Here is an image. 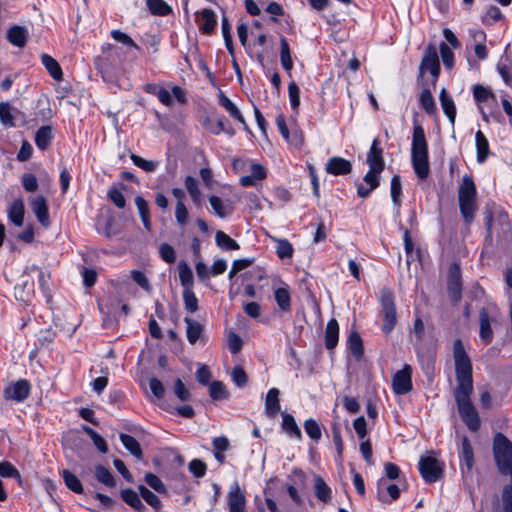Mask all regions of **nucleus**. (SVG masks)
<instances>
[{
	"label": "nucleus",
	"instance_id": "nucleus-62",
	"mask_svg": "<svg viewBox=\"0 0 512 512\" xmlns=\"http://www.w3.org/2000/svg\"><path fill=\"white\" fill-rule=\"evenodd\" d=\"M234 383L238 387H244L247 383V375L241 366H235L231 373Z\"/></svg>",
	"mask_w": 512,
	"mask_h": 512
},
{
	"label": "nucleus",
	"instance_id": "nucleus-56",
	"mask_svg": "<svg viewBox=\"0 0 512 512\" xmlns=\"http://www.w3.org/2000/svg\"><path fill=\"white\" fill-rule=\"evenodd\" d=\"M210 397L214 400H220L227 397L225 386L220 381H213L209 386Z\"/></svg>",
	"mask_w": 512,
	"mask_h": 512
},
{
	"label": "nucleus",
	"instance_id": "nucleus-64",
	"mask_svg": "<svg viewBox=\"0 0 512 512\" xmlns=\"http://www.w3.org/2000/svg\"><path fill=\"white\" fill-rule=\"evenodd\" d=\"M149 388L157 399H162L164 397L165 389L162 382L159 379L155 377L150 378Z\"/></svg>",
	"mask_w": 512,
	"mask_h": 512
},
{
	"label": "nucleus",
	"instance_id": "nucleus-43",
	"mask_svg": "<svg viewBox=\"0 0 512 512\" xmlns=\"http://www.w3.org/2000/svg\"><path fill=\"white\" fill-rule=\"evenodd\" d=\"M146 4L153 15L166 16L171 12L170 6L163 0H146Z\"/></svg>",
	"mask_w": 512,
	"mask_h": 512
},
{
	"label": "nucleus",
	"instance_id": "nucleus-51",
	"mask_svg": "<svg viewBox=\"0 0 512 512\" xmlns=\"http://www.w3.org/2000/svg\"><path fill=\"white\" fill-rule=\"evenodd\" d=\"M276 253L280 259L291 258L293 256V246L286 239H276Z\"/></svg>",
	"mask_w": 512,
	"mask_h": 512
},
{
	"label": "nucleus",
	"instance_id": "nucleus-61",
	"mask_svg": "<svg viewBox=\"0 0 512 512\" xmlns=\"http://www.w3.org/2000/svg\"><path fill=\"white\" fill-rule=\"evenodd\" d=\"M189 471L197 478H201L205 475L206 473V464L199 460V459H194L192 460L190 463H189Z\"/></svg>",
	"mask_w": 512,
	"mask_h": 512
},
{
	"label": "nucleus",
	"instance_id": "nucleus-48",
	"mask_svg": "<svg viewBox=\"0 0 512 512\" xmlns=\"http://www.w3.org/2000/svg\"><path fill=\"white\" fill-rule=\"evenodd\" d=\"M13 107L9 102L0 103V121L5 127H14V116L12 115Z\"/></svg>",
	"mask_w": 512,
	"mask_h": 512
},
{
	"label": "nucleus",
	"instance_id": "nucleus-50",
	"mask_svg": "<svg viewBox=\"0 0 512 512\" xmlns=\"http://www.w3.org/2000/svg\"><path fill=\"white\" fill-rule=\"evenodd\" d=\"M391 198L393 204L399 209L401 205L400 197L402 195V185L399 175H394L391 179Z\"/></svg>",
	"mask_w": 512,
	"mask_h": 512
},
{
	"label": "nucleus",
	"instance_id": "nucleus-53",
	"mask_svg": "<svg viewBox=\"0 0 512 512\" xmlns=\"http://www.w3.org/2000/svg\"><path fill=\"white\" fill-rule=\"evenodd\" d=\"M473 97L476 102L482 103L488 101L490 98H495L493 92L482 85H475L473 87Z\"/></svg>",
	"mask_w": 512,
	"mask_h": 512
},
{
	"label": "nucleus",
	"instance_id": "nucleus-21",
	"mask_svg": "<svg viewBox=\"0 0 512 512\" xmlns=\"http://www.w3.org/2000/svg\"><path fill=\"white\" fill-rule=\"evenodd\" d=\"M439 100L443 112L448 117L451 125L454 126L456 118V107L453 99L448 95L447 90L445 88H442V90L440 91Z\"/></svg>",
	"mask_w": 512,
	"mask_h": 512
},
{
	"label": "nucleus",
	"instance_id": "nucleus-45",
	"mask_svg": "<svg viewBox=\"0 0 512 512\" xmlns=\"http://www.w3.org/2000/svg\"><path fill=\"white\" fill-rule=\"evenodd\" d=\"M138 490L140 492L141 497L146 501V503L152 506L158 512L159 509L162 507V502L160 498L153 492H151L144 485H140L138 487Z\"/></svg>",
	"mask_w": 512,
	"mask_h": 512
},
{
	"label": "nucleus",
	"instance_id": "nucleus-16",
	"mask_svg": "<svg viewBox=\"0 0 512 512\" xmlns=\"http://www.w3.org/2000/svg\"><path fill=\"white\" fill-rule=\"evenodd\" d=\"M203 126L214 135H219L222 132L230 136L235 134L234 129L226 125L224 116L218 117L217 119L207 117L203 122Z\"/></svg>",
	"mask_w": 512,
	"mask_h": 512
},
{
	"label": "nucleus",
	"instance_id": "nucleus-42",
	"mask_svg": "<svg viewBox=\"0 0 512 512\" xmlns=\"http://www.w3.org/2000/svg\"><path fill=\"white\" fill-rule=\"evenodd\" d=\"M95 477L100 483L108 487L112 488L116 486V481L113 475L107 468L102 465H97L95 467Z\"/></svg>",
	"mask_w": 512,
	"mask_h": 512
},
{
	"label": "nucleus",
	"instance_id": "nucleus-3",
	"mask_svg": "<svg viewBox=\"0 0 512 512\" xmlns=\"http://www.w3.org/2000/svg\"><path fill=\"white\" fill-rule=\"evenodd\" d=\"M411 161L416 175L422 180L426 179L430 172L428 144L421 125H415L413 128Z\"/></svg>",
	"mask_w": 512,
	"mask_h": 512
},
{
	"label": "nucleus",
	"instance_id": "nucleus-30",
	"mask_svg": "<svg viewBox=\"0 0 512 512\" xmlns=\"http://www.w3.org/2000/svg\"><path fill=\"white\" fill-rule=\"evenodd\" d=\"M122 500L135 509L138 512H143L146 510L145 505L142 503L138 494L132 489H124L121 491Z\"/></svg>",
	"mask_w": 512,
	"mask_h": 512
},
{
	"label": "nucleus",
	"instance_id": "nucleus-26",
	"mask_svg": "<svg viewBox=\"0 0 512 512\" xmlns=\"http://www.w3.org/2000/svg\"><path fill=\"white\" fill-rule=\"evenodd\" d=\"M7 39L12 45L22 48L27 42V31L24 27L13 26L8 30Z\"/></svg>",
	"mask_w": 512,
	"mask_h": 512
},
{
	"label": "nucleus",
	"instance_id": "nucleus-41",
	"mask_svg": "<svg viewBox=\"0 0 512 512\" xmlns=\"http://www.w3.org/2000/svg\"><path fill=\"white\" fill-rule=\"evenodd\" d=\"M215 241H216V244L221 249L228 250V251L238 250L240 247L239 244L234 239H232L229 235H227L223 231L216 232Z\"/></svg>",
	"mask_w": 512,
	"mask_h": 512
},
{
	"label": "nucleus",
	"instance_id": "nucleus-28",
	"mask_svg": "<svg viewBox=\"0 0 512 512\" xmlns=\"http://www.w3.org/2000/svg\"><path fill=\"white\" fill-rule=\"evenodd\" d=\"M282 429L291 437L301 440L302 433L298 427L294 417L291 414L283 413L282 415Z\"/></svg>",
	"mask_w": 512,
	"mask_h": 512
},
{
	"label": "nucleus",
	"instance_id": "nucleus-17",
	"mask_svg": "<svg viewBox=\"0 0 512 512\" xmlns=\"http://www.w3.org/2000/svg\"><path fill=\"white\" fill-rule=\"evenodd\" d=\"M377 492L379 500L383 502H392L398 499L400 490L395 484H387L385 479H380L377 482Z\"/></svg>",
	"mask_w": 512,
	"mask_h": 512
},
{
	"label": "nucleus",
	"instance_id": "nucleus-10",
	"mask_svg": "<svg viewBox=\"0 0 512 512\" xmlns=\"http://www.w3.org/2000/svg\"><path fill=\"white\" fill-rule=\"evenodd\" d=\"M448 291L451 299L458 302L461 299V272L458 264L453 263L449 268Z\"/></svg>",
	"mask_w": 512,
	"mask_h": 512
},
{
	"label": "nucleus",
	"instance_id": "nucleus-36",
	"mask_svg": "<svg viewBox=\"0 0 512 512\" xmlns=\"http://www.w3.org/2000/svg\"><path fill=\"white\" fill-rule=\"evenodd\" d=\"M275 300L277 305L282 311H289L291 308V294L289 291V287L285 285L284 287L277 288L274 292Z\"/></svg>",
	"mask_w": 512,
	"mask_h": 512
},
{
	"label": "nucleus",
	"instance_id": "nucleus-5",
	"mask_svg": "<svg viewBox=\"0 0 512 512\" xmlns=\"http://www.w3.org/2000/svg\"><path fill=\"white\" fill-rule=\"evenodd\" d=\"M381 314L383 316L382 331L389 334L397 323V312L394 294L391 289L384 287L380 291Z\"/></svg>",
	"mask_w": 512,
	"mask_h": 512
},
{
	"label": "nucleus",
	"instance_id": "nucleus-12",
	"mask_svg": "<svg viewBox=\"0 0 512 512\" xmlns=\"http://www.w3.org/2000/svg\"><path fill=\"white\" fill-rule=\"evenodd\" d=\"M184 322L186 324V337L188 342L191 345L196 344L198 341L205 342V336H204V326L189 317L184 318Z\"/></svg>",
	"mask_w": 512,
	"mask_h": 512
},
{
	"label": "nucleus",
	"instance_id": "nucleus-27",
	"mask_svg": "<svg viewBox=\"0 0 512 512\" xmlns=\"http://www.w3.org/2000/svg\"><path fill=\"white\" fill-rule=\"evenodd\" d=\"M24 204L23 201L15 200L8 209V218L16 226H22L24 221Z\"/></svg>",
	"mask_w": 512,
	"mask_h": 512
},
{
	"label": "nucleus",
	"instance_id": "nucleus-6",
	"mask_svg": "<svg viewBox=\"0 0 512 512\" xmlns=\"http://www.w3.org/2000/svg\"><path fill=\"white\" fill-rule=\"evenodd\" d=\"M418 466L422 478L427 483H434L442 476V463L434 457H421Z\"/></svg>",
	"mask_w": 512,
	"mask_h": 512
},
{
	"label": "nucleus",
	"instance_id": "nucleus-58",
	"mask_svg": "<svg viewBox=\"0 0 512 512\" xmlns=\"http://www.w3.org/2000/svg\"><path fill=\"white\" fill-rule=\"evenodd\" d=\"M288 94L291 108L297 112L300 105V90L295 82H290L288 85Z\"/></svg>",
	"mask_w": 512,
	"mask_h": 512
},
{
	"label": "nucleus",
	"instance_id": "nucleus-31",
	"mask_svg": "<svg viewBox=\"0 0 512 512\" xmlns=\"http://www.w3.org/2000/svg\"><path fill=\"white\" fill-rule=\"evenodd\" d=\"M135 205L138 209L143 226L147 231L151 230L150 211L147 201L142 196H136L134 199Z\"/></svg>",
	"mask_w": 512,
	"mask_h": 512
},
{
	"label": "nucleus",
	"instance_id": "nucleus-52",
	"mask_svg": "<svg viewBox=\"0 0 512 512\" xmlns=\"http://www.w3.org/2000/svg\"><path fill=\"white\" fill-rule=\"evenodd\" d=\"M183 301L187 311L194 313L198 310V299L195 293L190 288H185L183 291Z\"/></svg>",
	"mask_w": 512,
	"mask_h": 512
},
{
	"label": "nucleus",
	"instance_id": "nucleus-24",
	"mask_svg": "<svg viewBox=\"0 0 512 512\" xmlns=\"http://www.w3.org/2000/svg\"><path fill=\"white\" fill-rule=\"evenodd\" d=\"M279 394L277 388H271L266 395L265 411L269 417L276 416L280 411Z\"/></svg>",
	"mask_w": 512,
	"mask_h": 512
},
{
	"label": "nucleus",
	"instance_id": "nucleus-19",
	"mask_svg": "<svg viewBox=\"0 0 512 512\" xmlns=\"http://www.w3.org/2000/svg\"><path fill=\"white\" fill-rule=\"evenodd\" d=\"M218 103L229 113L233 119L246 126V122L241 111L221 90L218 93Z\"/></svg>",
	"mask_w": 512,
	"mask_h": 512
},
{
	"label": "nucleus",
	"instance_id": "nucleus-35",
	"mask_svg": "<svg viewBox=\"0 0 512 512\" xmlns=\"http://www.w3.org/2000/svg\"><path fill=\"white\" fill-rule=\"evenodd\" d=\"M185 187L196 206H200L202 202V193L199 189L198 180L192 176L185 178Z\"/></svg>",
	"mask_w": 512,
	"mask_h": 512
},
{
	"label": "nucleus",
	"instance_id": "nucleus-38",
	"mask_svg": "<svg viewBox=\"0 0 512 512\" xmlns=\"http://www.w3.org/2000/svg\"><path fill=\"white\" fill-rule=\"evenodd\" d=\"M347 345L352 355L356 359H360L363 356V343L360 335L356 331H352L347 339Z\"/></svg>",
	"mask_w": 512,
	"mask_h": 512
},
{
	"label": "nucleus",
	"instance_id": "nucleus-29",
	"mask_svg": "<svg viewBox=\"0 0 512 512\" xmlns=\"http://www.w3.org/2000/svg\"><path fill=\"white\" fill-rule=\"evenodd\" d=\"M52 138V128L50 126H42L36 132L35 144L40 150L44 151L49 147Z\"/></svg>",
	"mask_w": 512,
	"mask_h": 512
},
{
	"label": "nucleus",
	"instance_id": "nucleus-57",
	"mask_svg": "<svg viewBox=\"0 0 512 512\" xmlns=\"http://www.w3.org/2000/svg\"><path fill=\"white\" fill-rule=\"evenodd\" d=\"M159 254L163 261L166 263H174L176 261L175 249L168 243H162L159 247Z\"/></svg>",
	"mask_w": 512,
	"mask_h": 512
},
{
	"label": "nucleus",
	"instance_id": "nucleus-1",
	"mask_svg": "<svg viewBox=\"0 0 512 512\" xmlns=\"http://www.w3.org/2000/svg\"><path fill=\"white\" fill-rule=\"evenodd\" d=\"M453 358L457 381L454 398L461 419L471 431L475 432L480 428V418L470 400L473 392L472 364L460 339L454 341Z\"/></svg>",
	"mask_w": 512,
	"mask_h": 512
},
{
	"label": "nucleus",
	"instance_id": "nucleus-7",
	"mask_svg": "<svg viewBox=\"0 0 512 512\" xmlns=\"http://www.w3.org/2000/svg\"><path fill=\"white\" fill-rule=\"evenodd\" d=\"M419 70L421 75H423L426 71L430 72L434 78V82L438 78L440 73V63L438 52L434 45L430 44L425 49Z\"/></svg>",
	"mask_w": 512,
	"mask_h": 512
},
{
	"label": "nucleus",
	"instance_id": "nucleus-59",
	"mask_svg": "<svg viewBox=\"0 0 512 512\" xmlns=\"http://www.w3.org/2000/svg\"><path fill=\"white\" fill-rule=\"evenodd\" d=\"M111 37L115 41L120 42L128 47L139 49L138 45L133 41V39L130 36H128L126 33L122 32L120 30H112Z\"/></svg>",
	"mask_w": 512,
	"mask_h": 512
},
{
	"label": "nucleus",
	"instance_id": "nucleus-33",
	"mask_svg": "<svg viewBox=\"0 0 512 512\" xmlns=\"http://www.w3.org/2000/svg\"><path fill=\"white\" fill-rule=\"evenodd\" d=\"M314 491L320 501L328 503L331 500V489L320 476L314 478Z\"/></svg>",
	"mask_w": 512,
	"mask_h": 512
},
{
	"label": "nucleus",
	"instance_id": "nucleus-44",
	"mask_svg": "<svg viewBox=\"0 0 512 512\" xmlns=\"http://www.w3.org/2000/svg\"><path fill=\"white\" fill-rule=\"evenodd\" d=\"M420 105L425 110V112L429 115H432L436 112V104L435 100L432 96V93L429 89H423L420 94Z\"/></svg>",
	"mask_w": 512,
	"mask_h": 512
},
{
	"label": "nucleus",
	"instance_id": "nucleus-15",
	"mask_svg": "<svg viewBox=\"0 0 512 512\" xmlns=\"http://www.w3.org/2000/svg\"><path fill=\"white\" fill-rule=\"evenodd\" d=\"M245 496L239 485L235 483L228 493L229 512H245Z\"/></svg>",
	"mask_w": 512,
	"mask_h": 512
},
{
	"label": "nucleus",
	"instance_id": "nucleus-13",
	"mask_svg": "<svg viewBox=\"0 0 512 512\" xmlns=\"http://www.w3.org/2000/svg\"><path fill=\"white\" fill-rule=\"evenodd\" d=\"M31 207L39 223L44 227H49L51 222L46 199L43 196L34 197L31 200Z\"/></svg>",
	"mask_w": 512,
	"mask_h": 512
},
{
	"label": "nucleus",
	"instance_id": "nucleus-40",
	"mask_svg": "<svg viewBox=\"0 0 512 512\" xmlns=\"http://www.w3.org/2000/svg\"><path fill=\"white\" fill-rule=\"evenodd\" d=\"M62 477L67 488L77 494L83 493L84 489L82 483L75 474L69 470H63Z\"/></svg>",
	"mask_w": 512,
	"mask_h": 512
},
{
	"label": "nucleus",
	"instance_id": "nucleus-39",
	"mask_svg": "<svg viewBox=\"0 0 512 512\" xmlns=\"http://www.w3.org/2000/svg\"><path fill=\"white\" fill-rule=\"evenodd\" d=\"M280 62H281L282 67L286 71L289 72L292 70L293 62H292V58H291L290 47H289V44H288L286 38H284V37H282L280 39Z\"/></svg>",
	"mask_w": 512,
	"mask_h": 512
},
{
	"label": "nucleus",
	"instance_id": "nucleus-9",
	"mask_svg": "<svg viewBox=\"0 0 512 512\" xmlns=\"http://www.w3.org/2000/svg\"><path fill=\"white\" fill-rule=\"evenodd\" d=\"M412 368L410 365H404V367L397 371L393 377L392 385L395 394L404 395L412 390Z\"/></svg>",
	"mask_w": 512,
	"mask_h": 512
},
{
	"label": "nucleus",
	"instance_id": "nucleus-34",
	"mask_svg": "<svg viewBox=\"0 0 512 512\" xmlns=\"http://www.w3.org/2000/svg\"><path fill=\"white\" fill-rule=\"evenodd\" d=\"M459 455L467 470H471L474 465V453L470 441L466 436L462 437L461 451Z\"/></svg>",
	"mask_w": 512,
	"mask_h": 512
},
{
	"label": "nucleus",
	"instance_id": "nucleus-25",
	"mask_svg": "<svg viewBox=\"0 0 512 512\" xmlns=\"http://www.w3.org/2000/svg\"><path fill=\"white\" fill-rule=\"evenodd\" d=\"M41 62L43 66L46 68L50 76L56 81H62L63 72L59 65V63L50 55L42 54Z\"/></svg>",
	"mask_w": 512,
	"mask_h": 512
},
{
	"label": "nucleus",
	"instance_id": "nucleus-54",
	"mask_svg": "<svg viewBox=\"0 0 512 512\" xmlns=\"http://www.w3.org/2000/svg\"><path fill=\"white\" fill-rule=\"evenodd\" d=\"M107 197L119 209H123L126 205L123 193L116 187L108 190Z\"/></svg>",
	"mask_w": 512,
	"mask_h": 512
},
{
	"label": "nucleus",
	"instance_id": "nucleus-55",
	"mask_svg": "<svg viewBox=\"0 0 512 512\" xmlns=\"http://www.w3.org/2000/svg\"><path fill=\"white\" fill-rule=\"evenodd\" d=\"M440 54L444 66L447 69H452L454 66V53L450 47L444 42L440 44Z\"/></svg>",
	"mask_w": 512,
	"mask_h": 512
},
{
	"label": "nucleus",
	"instance_id": "nucleus-2",
	"mask_svg": "<svg viewBox=\"0 0 512 512\" xmlns=\"http://www.w3.org/2000/svg\"><path fill=\"white\" fill-rule=\"evenodd\" d=\"M493 454L500 473L509 475L512 482V442L502 433L494 437ZM502 501L504 512H512V483L504 486Z\"/></svg>",
	"mask_w": 512,
	"mask_h": 512
},
{
	"label": "nucleus",
	"instance_id": "nucleus-37",
	"mask_svg": "<svg viewBox=\"0 0 512 512\" xmlns=\"http://www.w3.org/2000/svg\"><path fill=\"white\" fill-rule=\"evenodd\" d=\"M120 440L123 446L137 459L142 458V449L139 442L131 435L121 433Z\"/></svg>",
	"mask_w": 512,
	"mask_h": 512
},
{
	"label": "nucleus",
	"instance_id": "nucleus-47",
	"mask_svg": "<svg viewBox=\"0 0 512 512\" xmlns=\"http://www.w3.org/2000/svg\"><path fill=\"white\" fill-rule=\"evenodd\" d=\"M130 159L133 164L145 172H154L159 167V162L154 160H146L136 154H131Z\"/></svg>",
	"mask_w": 512,
	"mask_h": 512
},
{
	"label": "nucleus",
	"instance_id": "nucleus-20",
	"mask_svg": "<svg viewBox=\"0 0 512 512\" xmlns=\"http://www.w3.org/2000/svg\"><path fill=\"white\" fill-rule=\"evenodd\" d=\"M209 203L214 213L219 218H226L232 214L234 207L229 201H223L220 197L212 195L209 197Z\"/></svg>",
	"mask_w": 512,
	"mask_h": 512
},
{
	"label": "nucleus",
	"instance_id": "nucleus-18",
	"mask_svg": "<svg viewBox=\"0 0 512 512\" xmlns=\"http://www.w3.org/2000/svg\"><path fill=\"white\" fill-rule=\"evenodd\" d=\"M196 22L199 30L204 34L212 33L217 24L215 13L211 9H203L197 16Z\"/></svg>",
	"mask_w": 512,
	"mask_h": 512
},
{
	"label": "nucleus",
	"instance_id": "nucleus-49",
	"mask_svg": "<svg viewBox=\"0 0 512 512\" xmlns=\"http://www.w3.org/2000/svg\"><path fill=\"white\" fill-rule=\"evenodd\" d=\"M304 430L306 434L314 441L318 442L322 437V431L319 423L310 418L304 422Z\"/></svg>",
	"mask_w": 512,
	"mask_h": 512
},
{
	"label": "nucleus",
	"instance_id": "nucleus-63",
	"mask_svg": "<svg viewBox=\"0 0 512 512\" xmlns=\"http://www.w3.org/2000/svg\"><path fill=\"white\" fill-rule=\"evenodd\" d=\"M380 174L381 171H373L369 169L363 180L371 189L375 190L380 185Z\"/></svg>",
	"mask_w": 512,
	"mask_h": 512
},
{
	"label": "nucleus",
	"instance_id": "nucleus-32",
	"mask_svg": "<svg viewBox=\"0 0 512 512\" xmlns=\"http://www.w3.org/2000/svg\"><path fill=\"white\" fill-rule=\"evenodd\" d=\"M477 148V161L483 163L489 154V142L482 131H477L475 135Z\"/></svg>",
	"mask_w": 512,
	"mask_h": 512
},
{
	"label": "nucleus",
	"instance_id": "nucleus-11",
	"mask_svg": "<svg viewBox=\"0 0 512 512\" xmlns=\"http://www.w3.org/2000/svg\"><path fill=\"white\" fill-rule=\"evenodd\" d=\"M366 162L369 165V169L373 171H383L385 162L383 158V149L380 147L379 139H374L370 150L367 153Z\"/></svg>",
	"mask_w": 512,
	"mask_h": 512
},
{
	"label": "nucleus",
	"instance_id": "nucleus-4",
	"mask_svg": "<svg viewBox=\"0 0 512 512\" xmlns=\"http://www.w3.org/2000/svg\"><path fill=\"white\" fill-rule=\"evenodd\" d=\"M476 195V186L472 176L464 175L458 190V202L460 213L467 224H470L475 217L477 210Z\"/></svg>",
	"mask_w": 512,
	"mask_h": 512
},
{
	"label": "nucleus",
	"instance_id": "nucleus-8",
	"mask_svg": "<svg viewBox=\"0 0 512 512\" xmlns=\"http://www.w3.org/2000/svg\"><path fill=\"white\" fill-rule=\"evenodd\" d=\"M31 386L28 380L20 379L16 382L9 384L3 392L6 400H14L16 402H23L30 394Z\"/></svg>",
	"mask_w": 512,
	"mask_h": 512
},
{
	"label": "nucleus",
	"instance_id": "nucleus-22",
	"mask_svg": "<svg viewBox=\"0 0 512 512\" xmlns=\"http://www.w3.org/2000/svg\"><path fill=\"white\" fill-rule=\"evenodd\" d=\"M339 339V325L336 319L332 318L328 321L325 329V346L328 350H332L337 346Z\"/></svg>",
	"mask_w": 512,
	"mask_h": 512
},
{
	"label": "nucleus",
	"instance_id": "nucleus-46",
	"mask_svg": "<svg viewBox=\"0 0 512 512\" xmlns=\"http://www.w3.org/2000/svg\"><path fill=\"white\" fill-rule=\"evenodd\" d=\"M179 279L185 288H190L193 284V273L185 261L178 264Z\"/></svg>",
	"mask_w": 512,
	"mask_h": 512
},
{
	"label": "nucleus",
	"instance_id": "nucleus-14",
	"mask_svg": "<svg viewBox=\"0 0 512 512\" xmlns=\"http://www.w3.org/2000/svg\"><path fill=\"white\" fill-rule=\"evenodd\" d=\"M325 170L328 174L335 176L347 175L352 171V165L350 161L342 157H332L328 160Z\"/></svg>",
	"mask_w": 512,
	"mask_h": 512
},
{
	"label": "nucleus",
	"instance_id": "nucleus-23",
	"mask_svg": "<svg viewBox=\"0 0 512 512\" xmlns=\"http://www.w3.org/2000/svg\"><path fill=\"white\" fill-rule=\"evenodd\" d=\"M480 338L485 344H489L493 338V331L490 325V317L486 309L479 312Z\"/></svg>",
	"mask_w": 512,
	"mask_h": 512
},
{
	"label": "nucleus",
	"instance_id": "nucleus-60",
	"mask_svg": "<svg viewBox=\"0 0 512 512\" xmlns=\"http://www.w3.org/2000/svg\"><path fill=\"white\" fill-rule=\"evenodd\" d=\"M145 481L156 492H159V493L165 492V485L163 484L162 480L157 475H155L153 473H147L145 475Z\"/></svg>",
	"mask_w": 512,
	"mask_h": 512
}]
</instances>
